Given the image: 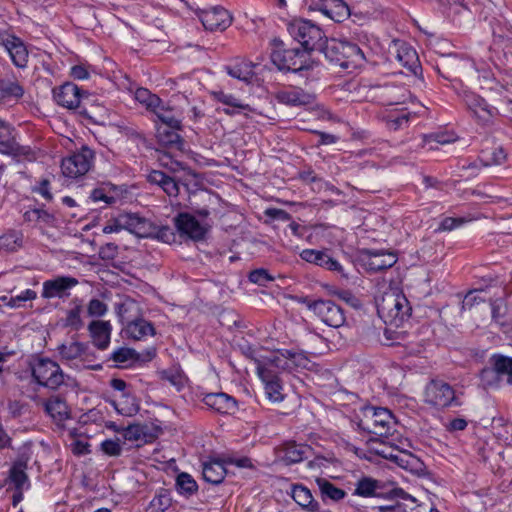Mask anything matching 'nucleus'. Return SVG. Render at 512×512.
<instances>
[{
	"label": "nucleus",
	"instance_id": "29",
	"mask_svg": "<svg viewBox=\"0 0 512 512\" xmlns=\"http://www.w3.org/2000/svg\"><path fill=\"white\" fill-rule=\"evenodd\" d=\"M319 11L334 20L342 22L351 15V9L343 0H319Z\"/></svg>",
	"mask_w": 512,
	"mask_h": 512
},
{
	"label": "nucleus",
	"instance_id": "17",
	"mask_svg": "<svg viewBox=\"0 0 512 512\" xmlns=\"http://www.w3.org/2000/svg\"><path fill=\"white\" fill-rule=\"evenodd\" d=\"M198 16L204 28L210 31H223L232 23L230 13L220 6L202 10Z\"/></svg>",
	"mask_w": 512,
	"mask_h": 512
},
{
	"label": "nucleus",
	"instance_id": "54",
	"mask_svg": "<svg viewBox=\"0 0 512 512\" xmlns=\"http://www.w3.org/2000/svg\"><path fill=\"white\" fill-rule=\"evenodd\" d=\"M288 355L289 362H291V370L294 368H306L309 363V358L304 351L285 350Z\"/></svg>",
	"mask_w": 512,
	"mask_h": 512
},
{
	"label": "nucleus",
	"instance_id": "31",
	"mask_svg": "<svg viewBox=\"0 0 512 512\" xmlns=\"http://www.w3.org/2000/svg\"><path fill=\"white\" fill-rule=\"evenodd\" d=\"M13 128L9 124L8 130L0 129V154L8 156H26L30 153L29 148L20 146L12 136Z\"/></svg>",
	"mask_w": 512,
	"mask_h": 512
},
{
	"label": "nucleus",
	"instance_id": "33",
	"mask_svg": "<svg viewBox=\"0 0 512 512\" xmlns=\"http://www.w3.org/2000/svg\"><path fill=\"white\" fill-rule=\"evenodd\" d=\"M157 107L152 108V112L156 118L172 130L181 129V120L176 116L174 109L167 105L162 99L156 104Z\"/></svg>",
	"mask_w": 512,
	"mask_h": 512
},
{
	"label": "nucleus",
	"instance_id": "30",
	"mask_svg": "<svg viewBox=\"0 0 512 512\" xmlns=\"http://www.w3.org/2000/svg\"><path fill=\"white\" fill-rule=\"evenodd\" d=\"M71 305L72 307L65 311V316L61 318L60 323L62 327L77 332L84 327L83 305L82 301L77 298L72 300Z\"/></svg>",
	"mask_w": 512,
	"mask_h": 512
},
{
	"label": "nucleus",
	"instance_id": "62",
	"mask_svg": "<svg viewBox=\"0 0 512 512\" xmlns=\"http://www.w3.org/2000/svg\"><path fill=\"white\" fill-rule=\"evenodd\" d=\"M506 155L501 148H495L491 152V158L484 160V166L499 165L504 162Z\"/></svg>",
	"mask_w": 512,
	"mask_h": 512
},
{
	"label": "nucleus",
	"instance_id": "43",
	"mask_svg": "<svg viewBox=\"0 0 512 512\" xmlns=\"http://www.w3.org/2000/svg\"><path fill=\"white\" fill-rule=\"evenodd\" d=\"M377 453L383 458L394 461L404 469H410L415 463L418 462V460L412 454L405 453L400 450H395L393 448L391 451H386V449L377 450Z\"/></svg>",
	"mask_w": 512,
	"mask_h": 512
},
{
	"label": "nucleus",
	"instance_id": "46",
	"mask_svg": "<svg viewBox=\"0 0 512 512\" xmlns=\"http://www.w3.org/2000/svg\"><path fill=\"white\" fill-rule=\"evenodd\" d=\"M306 446L294 442L286 443L283 447V460L288 463H298L304 459Z\"/></svg>",
	"mask_w": 512,
	"mask_h": 512
},
{
	"label": "nucleus",
	"instance_id": "14",
	"mask_svg": "<svg viewBox=\"0 0 512 512\" xmlns=\"http://www.w3.org/2000/svg\"><path fill=\"white\" fill-rule=\"evenodd\" d=\"M256 372L264 385L266 398L271 403H280L285 399L283 383L275 371L263 365L256 366Z\"/></svg>",
	"mask_w": 512,
	"mask_h": 512
},
{
	"label": "nucleus",
	"instance_id": "11",
	"mask_svg": "<svg viewBox=\"0 0 512 512\" xmlns=\"http://www.w3.org/2000/svg\"><path fill=\"white\" fill-rule=\"evenodd\" d=\"M388 53L390 58L397 60L414 76L420 77L422 75V67L418 54L407 42L402 40H393L389 45Z\"/></svg>",
	"mask_w": 512,
	"mask_h": 512
},
{
	"label": "nucleus",
	"instance_id": "50",
	"mask_svg": "<svg viewBox=\"0 0 512 512\" xmlns=\"http://www.w3.org/2000/svg\"><path fill=\"white\" fill-rule=\"evenodd\" d=\"M23 235L17 231H11L0 237V248L15 251L22 246Z\"/></svg>",
	"mask_w": 512,
	"mask_h": 512
},
{
	"label": "nucleus",
	"instance_id": "28",
	"mask_svg": "<svg viewBox=\"0 0 512 512\" xmlns=\"http://www.w3.org/2000/svg\"><path fill=\"white\" fill-rule=\"evenodd\" d=\"M492 321L498 325L503 332L512 330V315L509 313L507 304L502 297L490 300Z\"/></svg>",
	"mask_w": 512,
	"mask_h": 512
},
{
	"label": "nucleus",
	"instance_id": "4",
	"mask_svg": "<svg viewBox=\"0 0 512 512\" xmlns=\"http://www.w3.org/2000/svg\"><path fill=\"white\" fill-rule=\"evenodd\" d=\"M275 48L271 52L272 63L280 70L287 72H298L309 69V54L303 49L283 48V42L274 40Z\"/></svg>",
	"mask_w": 512,
	"mask_h": 512
},
{
	"label": "nucleus",
	"instance_id": "21",
	"mask_svg": "<svg viewBox=\"0 0 512 512\" xmlns=\"http://www.w3.org/2000/svg\"><path fill=\"white\" fill-rule=\"evenodd\" d=\"M2 45L9 54L15 67L25 69L29 61V52L24 42L16 36L10 35L2 40Z\"/></svg>",
	"mask_w": 512,
	"mask_h": 512
},
{
	"label": "nucleus",
	"instance_id": "36",
	"mask_svg": "<svg viewBox=\"0 0 512 512\" xmlns=\"http://www.w3.org/2000/svg\"><path fill=\"white\" fill-rule=\"evenodd\" d=\"M124 331L127 338L133 340H142L155 334L152 323L142 318L129 322Z\"/></svg>",
	"mask_w": 512,
	"mask_h": 512
},
{
	"label": "nucleus",
	"instance_id": "39",
	"mask_svg": "<svg viewBox=\"0 0 512 512\" xmlns=\"http://www.w3.org/2000/svg\"><path fill=\"white\" fill-rule=\"evenodd\" d=\"M285 350L286 349L278 350L271 353L264 361L257 360L256 366L263 365L272 371H275V369L280 371H291V362H289L288 355L285 354Z\"/></svg>",
	"mask_w": 512,
	"mask_h": 512
},
{
	"label": "nucleus",
	"instance_id": "40",
	"mask_svg": "<svg viewBox=\"0 0 512 512\" xmlns=\"http://www.w3.org/2000/svg\"><path fill=\"white\" fill-rule=\"evenodd\" d=\"M343 42L344 41L337 39L328 40L325 37L318 51L323 53L325 58L331 63L340 66V61L342 60Z\"/></svg>",
	"mask_w": 512,
	"mask_h": 512
},
{
	"label": "nucleus",
	"instance_id": "6",
	"mask_svg": "<svg viewBox=\"0 0 512 512\" xmlns=\"http://www.w3.org/2000/svg\"><path fill=\"white\" fill-rule=\"evenodd\" d=\"M394 426V418L387 408L367 407L364 418L359 422V427L380 438L388 439Z\"/></svg>",
	"mask_w": 512,
	"mask_h": 512
},
{
	"label": "nucleus",
	"instance_id": "49",
	"mask_svg": "<svg viewBox=\"0 0 512 512\" xmlns=\"http://www.w3.org/2000/svg\"><path fill=\"white\" fill-rule=\"evenodd\" d=\"M135 99L140 104L146 107L148 111H151L152 108L157 107L156 104L159 103V98L156 94L151 93L146 88H138L135 91Z\"/></svg>",
	"mask_w": 512,
	"mask_h": 512
},
{
	"label": "nucleus",
	"instance_id": "10",
	"mask_svg": "<svg viewBox=\"0 0 512 512\" xmlns=\"http://www.w3.org/2000/svg\"><path fill=\"white\" fill-rule=\"evenodd\" d=\"M307 307L320 318L323 323L330 327L339 328L343 326L346 321L343 308L332 300H315L309 302Z\"/></svg>",
	"mask_w": 512,
	"mask_h": 512
},
{
	"label": "nucleus",
	"instance_id": "24",
	"mask_svg": "<svg viewBox=\"0 0 512 512\" xmlns=\"http://www.w3.org/2000/svg\"><path fill=\"white\" fill-rule=\"evenodd\" d=\"M301 258L309 263L316 264L329 271H335L345 276L342 265L324 251L305 249L300 254Z\"/></svg>",
	"mask_w": 512,
	"mask_h": 512
},
{
	"label": "nucleus",
	"instance_id": "55",
	"mask_svg": "<svg viewBox=\"0 0 512 512\" xmlns=\"http://www.w3.org/2000/svg\"><path fill=\"white\" fill-rule=\"evenodd\" d=\"M248 279L250 282L265 286L267 283L274 280V277L269 274V272L264 268H259L251 271L248 275Z\"/></svg>",
	"mask_w": 512,
	"mask_h": 512
},
{
	"label": "nucleus",
	"instance_id": "42",
	"mask_svg": "<svg viewBox=\"0 0 512 512\" xmlns=\"http://www.w3.org/2000/svg\"><path fill=\"white\" fill-rule=\"evenodd\" d=\"M27 459H18L10 469V479L17 490L29 487V480L26 474Z\"/></svg>",
	"mask_w": 512,
	"mask_h": 512
},
{
	"label": "nucleus",
	"instance_id": "5",
	"mask_svg": "<svg viewBox=\"0 0 512 512\" xmlns=\"http://www.w3.org/2000/svg\"><path fill=\"white\" fill-rule=\"evenodd\" d=\"M353 495L364 498H406V492L401 488L395 487L394 482L381 481L367 476L361 477L356 482Z\"/></svg>",
	"mask_w": 512,
	"mask_h": 512
},
{
	"label": "nucleus",
	"instance_id": "45",
	"mask_svg": "<svg viewBox=\"0 0 512 512\" xmlns=\"http://www.w3.org/2000/svg\"><path fill=\"white\" fill-rule=\"evenodd\" d=\"M316 483L319 487V490L323 498H329L333 501H339L346 496V492L343 489L336 487L327 479L318 478L316 479Z\"/></svg>",
	"mask_w": 512,
	"mask_h": 512
},
{
	"label": "nucleus",
	"instance_id": "52",
	"mask_svg": "<svg viewBox=\"0 0 512 512\" xmlns=\"http://www.w3.org/2000/svg\"><path fill=\"white\" fill-rule=\"evenodd\" d=\"M214 97L218 102L229 107L238 108L239 110L252 111L249 105L243 104L239 99H237L233 95L224 93L223 91L215 92Z\"/></svg>",
	"mask_w": 512,
	"mask_h": 512
},
{
	"label": "nucleus",
	"instance_id": "18",
	"mask_svg": "<svg viewBox=\"0 0 512 512\" xmlns=\"http://www.w3.org/2000/svg\"><path fill=\"white\" fill-rule=\"evenodd\" d=\"M78 284V280L71 276H58L43 282L41 296L44 299L65 298L70 290Z\"/></svg>",
	"mask_w": 512,
	"mask_h": 512
},
{
	"label": "nucleus",
	"instance_id": "64",
	"mask_svg": "<svg viewBox=\"0 0 512 512\" xmlns=\"http://www.w3.org/2000/svg\"><path fill=\"white\" fill-rule=\"evenodd\" d=\"M70 75L75 80H85L88 79L90 74L85 65H74L70 69Z\"/></svg>",
	"mask_w": 512,
	"mask_h": 512
},
{
	"label": "nucleus",
	"instance_id": "12",
	"mask_svg": "<svg viewBox=\"0 0 512 512\" xmlns=\"http://www.w3.org/2000/svg\"><path fill=\"white\" fill-rule=\"evenodd\" d=\"M491 367L481 371V379L487 386L496 385L502 379L512 384V358L503 355H494L491 358Z\"/></svg>",
	"mask_w": 512,
	"mask_h": 512
},
{
	"label": "nucleus",
	"instance_id": "60",
	"mask_svg": "<svg viewBox=\"0 0 512 512\" xmlns=\"http://www.w3.org/2000/svg\"><path fill=\"white\" fill-rule=\"evenodd\" d=\"M464 222H465L464 218L446 217L441 221L437 230L438 231H452L453 229L461 226Z\"/></svg>",
	"mask_w": 512,
	"mask_h": 512
},
{
	"label": "nucleus",
	"instance_id": "34",
	"mask_svg": "<svg viewBox=\"0 0 512 512\" xmlns=\"http://www.w3.org/2000/svg\"><path fill=\"white\" fill-rule=\"evenodd\" d=\"M123 438L130 442H151L155 435L147 424H131L122 429Z\"/></svg>",
	"mask_w": 512,
	"mask_h": 512
},
{
	"label": "nucleus",
	"instance_id": "38",
	"mask_svg": "<svg viewBox=\"0 0 512 512\" xmlns=\"http://www.w3.org/2000/svg\"><path fill=\"white\" fill-rule=\"evenodd\" d=\"M412 113L406 109L393 110L383 114L382 119L386 127L390 130L397 131L408 127Z\"/></svg>",
	"mask_w": 512,
	"mask_h": 512
},
{
	"label": "nucleus",
	"instance_id": "59",
	"mask_svg": "<svg viewBox=\"0 0 512 512\" xmlns=\"http://www.w3.org/2000/svg\"><path fill=\"white\" fill-rule=\"evenodd\" d=\"M103 452L109 456H120L122 447L118 440L107 439L101 443Z\"/></svg>",
	"mask_w": 512,
	"mask_h": 512
},
{
	"label": "nucleus",
	"instance_id": "13",
	"mask_svg": "<svg viewBox=\"0 0 512 512\" xmlns=\"http://www.w3.org/2000/svg\"><path fill=\"white\" fill-rule=\"evenodd\" d=\"M174 225L181 236L193 241H201L205 238L209 226L200 222L190 213L182 212L174 218Z\"/></svg>",
	"mask_w": 512,
	"mask_h": 512
},
{
	"label": "nucleus",
	"instance_id": "20",
	"mask_svg": "<svg viewBox=\"0 0 512 512\" xmlns=\"http://www.w3.org/2000/svg\"><path fill=\"white\" fill-rule=\"evenodd\" d=\"M409 96V90L403 85L386 84L378 87L375 92V97L384 106L403 104Z\"/></svg>",
	"mask_w": 512,
	"mask_h": 512
},
{
	"label": "nucleus",
	"instance_id": "47",
	"mask_svg": "<svg viewBox=\"0 0 512 512\" xmlns=\"http://www.w3.org/2000/svg\"><path fill=\"white\" fill-rule=\"evenodd\" d=\"M226 71L231 77L245 82H248L253 76L252 65L246 62L226 66Z\"/></svg>",
	"mask_w": 512,
	"mask_h": 512
},
{
	"label": "nucleus",
	"instance_id": "8",
	"mask_svg": "<svg viewBox=\"0 0 512 512\" xmlns=\"http://www.w3.org/2000/svg\"><path fill=\"white\" fill-rule=\"evenodd\" d=\"M424 401L437 409L461 405L454 388L442 380H431L426 385Z\"/></svg>",
	"mask_w": 512,
	"mask_h": 512
},
{
	"label": "nucleus",
	"instance_id": "32",
	"mask_svg": "<svg viewBox=\"0 0 512 512\" xmlns=\"http://www.w3.org/2000/svg\"><path fill=\"white\" fill-rule=\"evenodd\" d=\"M291 497L305 511L319 512V503L314 500L311 491L304 485H292Z\"/></svg>",
	"mask_w": 512,
	"mask_h": 512
},
{
	"label": "nucleus",
	"instance_id": "63",
	"mask_svg": "<svg viewBox=\"0 0 512 512\" xmlns=\"http://www.w3.org/2000/svg\"><path fill=\"white\" fill-rule=\"evenodd\" d=\"M90 198L93 202H104L106 204H110L114 202V197L108 196L104 189L102 188H95L91 191Z\"/></svg>",
	"mask_w": 512,
	"mask_h": 512
},
{
	"label": "nucleus",
	"instance_id": "1",
	"mask_svg": "<svg viewBox=\"0 0 512 512\" xmlns=\"http://www.w3.org/2000/svg\"><path fill=\"white\" fill-rule=\"evenodd\" d=\"M376 307L384 323L395 327L401 326L412 310L406 296L396 289H390L377 299Z\"/></svg>",
	"mask_w": 512,
	"mask_h": 512
},
{
	"label": "nucleus",
	"instance_id": "9",
	"mask_svg": "<svg viewBox=\"0 0 512 512\" xmlns=\"http://www.w3.org/2000/svg\"><path fill=\"white\" fill-rule=\"evenodd\" d=\"M94 159V151L90 147L83 145L79 150L62 160V174L71 179L79 178L89 172L93 166Z\"/></svg>",
	"mask_w": 512,
	"mask_h": 512
},
{
	"label": "nucleus",
	"instance_id": "25",
	"mask_svg": "<svg viewBox=\"0 0 512 512\" xmlns=\"http://www.w3.org/2000/svg\"><path fill=\"white\" fill-rule=\"evenodd\" d=\"M202 401L210 409L221 414H232L237 409L236 400L223 392L208 393L204 395Z\"/></svg>",
	"mask_w": 512,
	"mask_h": 512
},
{
	"label": "nucleus",
	"instance_id": "37",
	"mask_svg": "<svg viewBox=\"0 0 512 512\" xmlns=\"http://www.w3.org/2000/svg\"><path fill=\"white\" fill-rule=\"evenodd\" d=\"M44 408L55 421L61 422L69 418V409L65 400L58 396L50 397L45 403Z\"/></svg>",
	"mask_w": 512,
	"mask_h": 512
},
{
	"label": "nucleus",
	"instance_id": "27",
	"mask_svg": "<svg viewBox=\"0 0 512 512\" xmlns=\"http://www.w3.org/2000/svg\"><path fill=\"white\" fill-rule=\"evenodd\" d=\"M276 99L279 103L289 106H307L313 104L315 96L301 88L293 87L277 92Z\"/></svg>",
	"mask_w": 512,
	"mask_h": 512
},
{
	"label": "nucleus",
	"instance_id": "44",
	"mask_svg": "<svg viewBox=\"0 0 512 512\" xmlns=\"http://www.w3.org/2000/svg\"><path fill=\"white\" fill-rule=\"evenodd\" d=\"M172 505V497L169 490L160 489L150 501L146 512H165Z\"/></svg>",
	"mask_w": 512,
	"mask_h": 512
},
{
	"label": "nucleus",
	"instance_id": "58",
	"mask_svg": "<svg viewBox=\"0 0 512 512\" xmlns=\"http://www.w3.org/2000/svg\"><path fill=\"white\" fill-rule=\"evenodd\" d=\"M162 379L168 381L171 385L180 390L184 385V377L177 370H165L162 372Z\"/></svg>",
	"mask_w": 512,
	"mask_h": 512
},
{
	"label": "nucleus",
	"instance_id": "23",
	"mask_svg": "<svg viewBox=\"0 0 512 512\" xmlns=\"http://www.w3.org/2000/svg\"><path fill=\"white\" fill-rule=\"evenodd\" d=\"M89 335L93 345L104 351L109 347L112 325L109 321L93 320L88 325Z\"/></svg>",
	"mask_w": 512,
	"mask_h": 512
},
{
	"label": "nucleus",
	"instance_id": "19",
	"mask_svg": "<svg viewBox=\"0 0 512 512\" xmlns=\"http://www.w3.org/2000/svg\"><path fill=\"white\" fill-rule=\"evenodd\" d=\"M60 359L63 362L72 363L80 360L81 362L90 361L93 353L89 351L88 344L80 341H71L62 343L57 347Z\"/></svg>",
	"mask_w": 512,
	"mask_h": 512
},
{
	"label": "nucleus",
	"instance_id": "48",
	"mask_svg": "<svg viewBox=\"0 0 512 512\" xmlns=\"http://www.w3.org/2000/svg\"><path fill=\"white\" fill-rule=\"evenodd\" d=\"M176 488L180 494L192 495L197 491V483L188 473H180L176 478Z\"/></svg>",
	"mask_w": 512,
	"mask_h": 512
},
{
	"label": "nucleus",
	"instance_id": "51",
	"mask_svg": "<svg viewBox=\"0 0 512 512\" xmlns=\"http://www.w3.org/2000/svg\"><path fill=\"white\" fill-rule=\"evenodd\" d=\"M23 218L25 222L29 223H45L50 224L53 220V216L49 214L47 211L42 209H30L25 211L23 214Z\"/></svg>",
	"mask_w": 512,
	"mask_h": 512
},
{
	"label": "nucleus",
	"instance_id": "57",
	"mask_svg": "<svg viewBox=\"0 0 512 512\" xmlns=\"http://www.w3.org/2000/svg\"><path fill=\"white\" fill-rule=\"evenodd\" d=\"M135 356H136L135 350L126 348V347H121V348L116 349L111 354V359L116 363L124 364L131 360H134Z\"/></svg>",
	"mask_w": 512,
	"mask_h": 512
},
{
	"label": "nucleus",
	"instance_id": "2",
	"mask_svg": "<svg viewBox=\"0 0 512 512\" xmlns=\"http://www.w3.org/2000/svg\"><path fill=\"white\" fill-rule=\"evenodd\" d=\"M34 381L47 389L58 390L61 386H70L73 379L64 373L60 365L49 358H38L31 364Z\"/></svg>",
	"mask_w": 512,
	"mask_h": 512
},
{
	"label": "nucleus",
	"instance_id": "22",
	"mask_svg": "<svg viewBox=\"0 0 512 512\" xmlns=\"http://www.w3.org/2000/svg\"><path fill=\"white\" fill-rule=\"evenodd\" d=\"M119 225L124 227V230L141 238L151 237L155 230L148 220L136 214L119 215Z\"/></svg>",
	"mask_w": 512,
	"mask_h": 512
},
{
	"label": "nucleus",
	"instance_id": "53",
	"mask_svg": "<svg viewBox=\"0 0 512 512\" xmlns=\"http://www.w3.org/2000/svg\"><path fill=\"white\" fill-rule=\"evenodd\" d=\"M37 298L36 291L32 289H26L22 291L20 294L10 297L9 301L6 305L10 308H21L23 307V302L33 301Z\"/></svg>",
	"mask_w": 512,
	"mask_h": 512
},
{
	"label": "nucleus",
	"instance_id": "7",
	"mask_svg": "<svg viewBox=\"0 0 512 512\" xmlns=\"http://www.w3.org/2000/svg\"><path fill=\"white\" fill-rule=\"evenodd\" d=\"M462 101L471 118L480 126L493 125L495 118L499 115L496 107L490 105L483 97L472 91H464Z\"/></svg>",
	"mask_w": 512,
	"mask_h": 512
},
{
	"label": "nucleus",
	"instance_id": "56",
	"mask_svg": "<svg viewBox=\"0 0 512 512\" xmlns=\"http://www.w3.org/2000/svg\"><path fill=\"white\" fill-rule=\"evenodd\" d=\"M107 311V304L97 298L91 299L87 305V313L90 317H102Z\"/></svg>",
	"mask_w": 512,
	"mask_h": 512
},
{
	"label": "nucleus",
	"instance_id": "35",
	"mask_svg": "<svg viewBox=\"0 0 512 512\" xmlns=\"http://www.w3.org/2000/svg\"><path fill=\"white\" fill-rule=\"evenodd\" d=\"M364 59V53L356 44L347 41L343 42L342 60L340 61L341 68H356L361 65Z\"/></svg>",
	"mask_w": 512,
	"mask_h": 512
},
{
	"label": "nucleus",
	"instance_id": "61",
	"mask_svg": "<svg viewBox=\"0 0 512 512\" xmlns=\"http://www.w3.org/2000/svg\"><path fill=\"white\" fill-rule=\"evenodd\" d=\"M170 176H168L167 174H165L164 172L162 171H159V170H153L151 171L148 176H147V180L151 183V184H155V185H158L160 186L162 189L166 183V180L169 179Z\"/></svg>",
	"mask_w": 512,
	"mask_h": 512
},
{
	"label": "nucleus",
	"instance_id": "3",
	"mask_svg": "<svg viewBox=\"0 0 512 512\" xmlns=\"http://www.w3.org/2000/svg\"><path fill=\"white\" fill-rule=\"evenodd\" d=\"M287 30L308 54L318 51L326 37L318 25L305 19H294L288 24Z\"/></svg>",
	"mask_w": 512,
	"mask_h": 512
},
{
	"label": "nucleus",
	"instance_id": "16",
	"mask_svg": "<svg viewBox=\"0 0 512 512\" xmlns=\"http://www.w3.org/2000/svg\"><path fill=\"white\" fill-rule=\"evenodd\" d=\"M55 102L66 109L75 110L80 106L85 93L74 83L66 82L52 90Z\"/></svg>",
	"mask_w": 512,
	"mask_h": 512
},
{
	"label": "nucleus",
	"instance_id": "41",
	"mask_svg": "<svg viewBox=\"0 0 512 512\" xmlns=\"http://www.w3.org/2000/svg\"><path fill=\"white\" fill-rule=\"evenodd\" d=\"M203 478L211 484H220L226 475L224 464L218 460L210 461L203 464Z\"/></svg>",
	"mask_w": 512,
	"mask_h": 512
},
{
	"label": "nucleus",
	"instance_id": "26",
	"mask_svg": "<svg viewBox=\"0 0 512 512\" xmlns=\"http://www.w3.org/2000/svg\"><path fill=\"white\" fill-rule=\"evenodd\" d=\"M24 93L23 85L16 78H0V105L17 103Z\"/></svg>",
	"mask_w": 512,
	"mask_h": 512
},
{
	"label": "nucleus",
	"instance_id": "15",
	"mask_svg": "<svg viewBox=\"0 0 512 512\" xmlns=\"http://www.w3.org/2000/svg\"><path fill=\"white\" fill-rule=\"evenodd\" d=\"M361 261L368 271L379 272L392 267L397 262V256L385 250L364 249L361 251Z\"/></svg>",
	"mask_w": 512,
	"mask_h": 512
}]
</instances>
